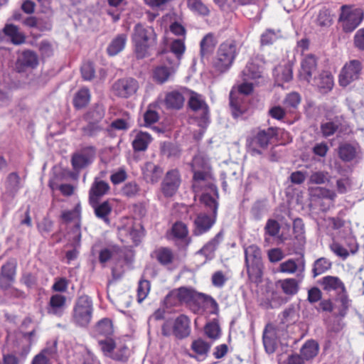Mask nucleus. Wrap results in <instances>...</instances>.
I'll use <instances>...</instances> for the list:
<instances>
[{
  "label": "nucleus",
  "mask_w": 364,
  "mask_h": 364,
  "mask_svg": "<svg viewBox=\"0 0 364 364\" xmlns=\"http://www.w3.org/2000/svg\"><path fill=\"white\" fill-rule=\"evenodd\" d=\"M216 217L215 215H208L205 213L198 214L194 220L193 234L198 236L209 231L215 224Z\"/></svg>",
  "instance_id": "15"
},
{
  "label": "nucleus",
  "mask_w": 364,
  "mask_h": 364,
  "mask_svg": "<svg viewBox=\"0 0 364 364\" xmlns=\"http://www.w3.org/2000/svg\"><path fill=\"white\" fill-rule=\"evenodd\" d=\"M98 344L103 354L112 358L114 350L116 348V344L113 339L109 337L105 339H99Z\"/></svg>",
  "instance_id": "52"
},
{
  "label": "nucleus",
  "mask_w": 364,
  "mask_h": 364,
  "mask_svg": "<svg viewBox=\"0 0 364 364\" xmlns=\"http://www.w3.org/2000/svg\"><path fill=\"white\" fill-rule=\"evenodd\" d=\"M299 269V267L293 259H289L282 262L279 267V271L286 274H294Z\"/></svg>",
  "instance_id": "59"
},
{
  "label": "nucleus",
  "mask_w": 364,
  "mask_h": 364,
  "mask_svg": "<svg viewBox=\"0 0 364 364\" xmlns=\"http://www.w3.org/2000/svg\"><path fill=\"white\" fill-rule=\"evenodd\" d=\"M90 100V94L89 90L82 88L75 94L73 99V105L76 108L80 109L85 107L89 103Z\"/></svg>",
  "instance_id": "46"
},
{
  "label": "nucleus",
  "mask_w": 364,
  "mask_h": 364,
  "mask_svg": "<svg viewBox=\"0 0 364 364\" xmlns=\"http://www.w3.org/2000/svg\"><path fill=\"white\" fill-rule=\"evenodd\" d=\"M354 46L359 50H364V28L358 29L353 37Z\"/></svg>",
  "instance_id": "64"
},
{
  "label": "nucleus",
  "mask_w": 364,
  "mask_h": 364,
  "mask_svg": "<svg viewBox=\"0 0 364 364\" xmlns=\"http://www.w3.org/2000/svg\"><path fill=\"white\" fill-rule=\"evenodd\" d=\"M212 194L218 198L217 188L211 184L210 186ZM200 201L207 207L212 210V214L217 216V211L218 208V203L216 201L215 198L211 195V193H203L200 197Z\"/></svg>",
  "instance_id": "37"
},
{
  "label": "nucleus",
  "mask_w": 364,
  "mask_h": 364,
  "mask_svg": "<svg viewBox=\"0 0 364 364\" xmlns=\"http://www.w3.org/2000/svg\"><path fill=\"white\" fill-rule=\"evenodd\" d=\"M176 70V68L170 62L168 65H160L154 70L153 78L157 83H165L172 78Z\"/></svg>",
  "instance_id": "23"
},
{
  "label": "nucleus",
  "mask_w": 364,
  "mask_h": 364,
  "mask_svg": "<svg viewBox=\"0 0 364 364\" xmlns=\"http://www.w3.org/2000/svg\"><path fill=\"white\" fill-rule=\"evenodd\" d=\"M363 69L362 63L358 60H351L346 63L339 75V84L346 87L352 82L358 80Z\"/></svg>",
  "instance_id": "7"
},
{
  "label": "nucleus",
  "mask_w": 364,
  "mask_h": 364,
  "mask_svg": "<svg viewBox=\"0 0 364 364\" xmlns=\"http://www.w3.org/2000/svg\"><path fill=\"white\" fill-rule=\"evenodd\" d=\"M133 137L132 145L134 151H144L152 141L151 134L147 132L134 130L132 132Z\"/></svg>",
  "instance_id": "25"
},
{
  "label": "nucleus",
  "mask_w": 364,
  "mask_h": 364,
  "mask_svg": "<svg viewBox=\"0 0 364 364\" xmlns=\"http://www.w3.org/2000/svg\"><path fill=\"white\" fill-rule=\"evenodd\" d=\"M351 305V300L350 299L348 291H346L341 294L336 296L335 298V311L334 316L339 317H344Z\"/></svg>",
  "instance_id": "29"
},
{
  "label": "nucleus",
  "mask_w": 364,
  "mask_h": 364,
  "mask_svg": "<svg viewBox=\"0 0 364 364\" xmlns=\"http://www.w3.org/2000/svg\"><path fill=\"white\" fill-rule=\"evenodd\" d=\"M109 191L108 183L95 178L89 191V203L99 202L102 197L107 195Z\"/></svg>",
  "instance_id": "18"
},
{
  "label": "nucleus",
  "mask_w": 364,
  "mask_h": 364,
  "mask_svg": "<svg viewBox=\"0 0 364 364\" xmlns=\"http://www.w3.org/2000/svg\"><path fill=\"white\" fill-rule=\"evenodd\" d=\"M103 130V127L98 123L88 122V124L82 128V134L89 137H95Z\"/></svg>",
  "instance_id": "58"
},
{
  "label": "nucleus",
  "mask_w": 364,
  "mask_h": 364,
  "mask_svg": "<svg viewBox=\"0 0 364 364\" xmlns=\"http://www.w3.org/2000/svg\"><path fill=\"white\" fill-rule=\"evenodd\" d=\"M151 257L156 259L161 265L168 267L174 264L176 256L173 251L166 247H160L153 251Z\"/></svg>",
  "instance_id": "19"
},
{
  "label": "nucleus",
  "mask_w": 364,
  "mask_h": 364,
  "mask_svg": "<svg viewBox=\"0 0 364 364\" xmlns=\"http://www.w3.org/2000/svg\"><path fill=\"white\" fill-rule=\"evenodd\" d=\"M92 313L93 304L92 299L87 295L80 296L74 304L72 320L77 326L85 327L90 323Z\"/></svg>",
  "instance_id": "4"
},
{
  "label": "nucleus",
  "mask_w": 364,
  "mask_h": 364,
  "mask_svg": "<svg viewBox=\"0 0 364 364\" xmlns=\"http://www.w3.org/2000/svg\"><path fill=\"white\" fill-rule=\"evenodd\" d=\"M317 70L318 62L315 55L312 54L306 55L301 61L299 77L307 82H311L312 78H314L313 76H316Z\"/></svg>",
  "instance_id": "13"
},
{
  "label": "nucleus",
  "mask_w": 364,
  "mask_h": 364,
  "mask_svg": "<svg viewBox=\"0 0 364 364\" xmlns=\"http://www.w3.org/2000/svg\"><path fill=\"white\" fill-rule=\"evenodd\" d=\"M299 352L306 363H311L319 352V345L314 340H308L303 344Z\"/></svg>",
  "instance_id": "30"
},
{
  "label": "nucleus",
  "mask_w": 364,
  "mask_h": 364,
  "mask_svg": "<svg viewBox=\"0 0 364 364\" xmlns=\"http://www.w3.org/2000/svg\"><path fill=\"white\" fill-rule=\"evenodd\" d=\"M328 174L324 171L313 172L309 176V183L313 184H323L328 181Z\"/></svg>",
  "instance_id": "62"
},
{
  "label": "nucleus",
  "mask_w": 364,
  "mask_h": 364,
  "mask_svg": "<svg viewBox=\"0 0 364 364\" xmlns=\"http://www.w3.org/2000/svg\"><path fill=\"white\" fill-rule=\"evenodd\" d=\"M164 103L167 109H180L184 103V97L178 91H171L166 94Z\"/></svg>",
  "instance_id": "34"
},
{
  "label": "nucleus",
  "mask_w": 364,
  "mask_h": 364,
  "mask_svg": "<svg viewBox=\"0 0 364 364\" xmlns=\"http://www.w3.org/2000/svg\"><path fill=\"white\" fill-rule=\"evenodd\" d=\"M191 321L188 316L181 314L173 321V335L178 339L188 337L191 333Z\"/></svg>",
  "instance_id": "24"
},
{
  "label": "nucleus",
  "mask_w": 364,
  "mask_h": 364,
  "mask_svg": "<svg viewBox=\"0 0 364 364\" xmlns=\"http://www.w3.org/2000/svg\"><path fill=\"white\" fill-rule=\"evenodd\" d=\"M114 351L112 358L119 361H125L127 360L129 356V349L124 345L119 346H116V348Z\"/></svg>",
  "instance_id": "63"
},
{
  "label": "nucleus",
  "mask_w": 364,
  "mask_h": 364,
  "mask_svg": "<svg viewBox=\"0 0 364 364\" xmlns=\"http://www.w3.org/2000/svg\"><path fill=\"white\" fill-rule=\"evenodd\" d=\"M68 240L69 243L68 245H75L77 247H81V231L79 223L75 224L68 233Z\"/></svg>",
  "instance_id": "56"
},
{
  "label": "nucleus",
  "mask_w": 364,
  "mask_h": 364,
  "mask_svg": "<svg viewBox=\"0 0 364 364\" xmlns=\"http://www.w3.org/2000/svg\"><path fill=\"white\" fill-rule=\"evenodd\" d=\"M277 134L276 128L270 127L267 129L260 130L252 139V144L253 146H257L262 149L267 147L271 139Z\"/></svg>",
  "instance_id": "28"
},
{
  "label": "nucleus",
  "mask_w": 364,
  "mask_h": 364,
  "mask_svg": "<svg viewBox=\"0 0 364 364\" xmlns=\"http://www.w3.org/2000/svg\"><path fill=\"white\" fill-rule=\"evenodd\" d=\"M210 346L211 344L201 338L193 341L191 344V349L196 355H191V357L195 358L198 361L203 360L207 357Z\"/></svg>",
  "instance_id": "35"
},
{
  "label": "nucleus",
  "mask_w": 364,
  "mask_h": 364,
  "mask_svg": "<svg viewBox=\"0 0 364 364\" xmlns=\"http://www.w3.org/2000/svg\"><path fill=\"white\" fill-rule=\"evenodd\" d=\"M364 19V10L353 5H343L340 9L338 23L345 33H351Z\"/></svg>",
  "instance_id": "3"
},
{
  "label": "nucleus",
  "mask_w": 364,
  "mask_h": 364,
  "mask_svg": "<svg viewBox=\"0 0 364 364\" xmlns=\"http://www.w3.org/2000/svg\"><path fill=\"white\" fill-rule=\"evenodd\" d=\"M230 106L234 117L241 116L247 107L245 96L237 94L232 90L230 93Z\"/></svg>",
  "instance_id": "26"
},
{
  "label": "nucleus",
  "mask_w": 364,
  "mask_h": 364,
  "mask_svg": "<svg viewBox=\"0 0 364 364\" xmlns=\"http://www.w3.org/2000/svg\"><path fill=\"white\" fill-rule=\"evenodd\" d=\"M171 233L176 244L180 248H186L191 242L188 237V230L186 224L182 222H176L171 228Z\"/></svg>",
  "instance_id": "17"
},
{
  "label": "nucleus",
  "mask_w": 364,
  "mask_h": 364,
  "mask_svg": "<svg viewBox=\"0 0 364 364\" xmlns=\"http://www.w3.org/2000/svg\"><path fill=\"white\" fill-rule=\"evenodd\" d=\"M105 114V108L102 105H96L86 114V120L87 122L100 123L104 118Z\"/></svg>",
  "instance_id": "45"
},
{
  "label": "nucleus",
  "mask_w": 364,
  "mask_h": 364,
  "mask_svg": "<svg viewBox=\"0 0 364 364\" xmlns=\"http://www.w3.org/2000/svg\"><path fill=\"white\" fill-rule=\"evenodd\" d=\"M23 186V180L19 176L18 173H10L5 181L4 196L10 199L14 198Z\"/></svg>",
  "instance_id": "16"
},
{
  "label": "nucleus",
  "mask_w": 364,
  "mask_h": 364,
  "mask_svg": "<svg viewBox=\"0 0 364 364\" xmlns=\"http://www.w3.org/2000/svg\"><path fill=\"white\" fill-rule=\"evenodd\" d=\"M312 22L316 26L319 27L320 29L329 28L333 22L331 11L326 7L321 8L313 16Z\"/></svg>",
  "instance_id": "27"
},
{
  "label": "nucleus",
  "mask_w": 364,
  "mask_h": 364,
  "mask_svg": "<svg viewBox=\"0 0 364 364\" xmlns=\"http://www.w3.org/2000/svg\"><path fill=\"white\" fill-rule=\"evenodd\" d=\"M144 179L149 183L155 184L162 176L163 168L152 162H146L141 168Z\"/></svg>",
  "instance_id": "21"
},
{
  "label": "nucleus",
  "mask_w": 364,
  "mask_h": 364,
  "mask_svg": "<svg viewBox=\"0 0 364 364\" xmlns=\"http://www.w3.org/2000/svg\"><path fill=\"white\" fill-rule=\"evenodd\" d=\"M280 230V225L279 223L273 219H269L267 220L266 225L264 227L265 234L272 237L277 236Z\"/></svg>",
  "instance_id": "61"
},
{
  "label": "nucleus",
  "mask_w": 364,
  "mask_h": 364,
  "mask_svg": "<svg viewBox=\"0 0 364 364\" xmlns=\"http://www.w3.org/2000/svg\"><path fill=\"white\" fill-rule=\"evenodd\" d=\"M223 233L219 232L210 241L205 245L198 253L204 255L207 260L212 259L215 256V251L223 241Z\"/></svg>",
  "instance_id": "31"
},
{
  "label": "nucleus",
  "mask_w": 364,
  "mask_h": 364,
  "mask_svg": "<svg viewBox=\"0 0 364 364\" xmlns=\"http://www.w3.org/2000/svg\"><path fill=\"white\" fill-rule=\"evenodd\" d=\"M320 284L324 291L327 292L333 291L336 296L347 291L342 280L335 276L323 277L320 281Z\"/></svg>",
  "instance_id": "20"
},
{
  "label": "nucleus",
  "mask_w": 364,
  "mask_h": 364,
  "mask_svg": "<svg viewBox=\"0 0 364 364\" xmlns=\"http://www.w3.org/2000/svg\"><path fill=\"white\" fill-rule=\"evenodd\" d=\"M113 325L112 321L109 318L100 320L95 328V332L97 336H102L108 338L113 333Z\"/></svg>",
  "instance_id": "42"
},
{
  "label": "nucleus",
  "mask_w": 364,
  "mask_h": 364,
  "mask_svg": "<svg viewBox=\"0 0 364 364\" xmlns=\"http://www.w3.org/2000/svg\"><path fill=\"white\" fill-rule=\"evenodd\" d=\"M67 298L60 294H55L50 297L46 306V311L49 315L61 317L67 309Z\"/></svg>",
  "instance_id": "14"
},
{
  "label": "nucleus",
  "mask_w": 364,
  "mask_h": 364,
  "mask_svg": "<svg viewBox=\"0 0 364 364\" xmlns=\"http://www.w3.org/2000/svg\"><path fill=\"white\" fill-rule=\"evenodd\" d=\"M17 262L16 259L8 260L1 267L0 288L2 290H8L16 280Z\"/></svg>",
  "instance_id": "10"
},
{
  "label": "nucleus",
  "mask_w": 364,
  "mask_h": 364,
  "mask_svg": "<svg viewBox=\"0 0 364 364\" xmlns=\"http://www.w3.org/2000/svg\"><path fill=\"white\" fill-rule=\"evenodd\" d=\"M278 284L287 295H294L299 291V282L294 278L281 279L278 281Z\"/></svg>",
  "instance_id": "43"
},
{
  "label": "nucleus",
  "mask_w": 364,
  "mask_h": 364,
  "mask_svg": "<svg viewBox=\"0 0 364 364\" xmlns=\"http://www.w3.org/2000/svg\"><path fill=\"white\" fill-rule=\"evenodd\" d=\"M161 152L163 156L168 158L178 157L180 154L179 147L170 142H164L161 146Z\"/></svg>",
  "instance_id": "55"
},
{
  "label": "nucleus",
  "mask_w": 364,
  "mask_h": 364,
  "mask_svg": "<svg viewBox=\"0 0 364 364\" xmlns=\"http://www.w3.org/2000/svg\"><path fill=\"white\" fill-rule=\"evenodd\" d=\"M310 83L316 87L321 93L328 92L334 85L332 75L326 71H322L317 77L314 76Z\"/></svg>",
  "instance_id": "22"
},
{
  "label": "nucleus",
  "mask_w": 364,
  "mask_h": 364,
  "mask_svg": "<svg viewBox=\"0 0 364 364\" xmlns=\"http://www.w3.org/2000/svg\"><path fill=\"white\" fill-rule=\"evenodd\" d=\"M242 80H250L255 85L263 83L265 81L264 68L255 60L247 63L241 73Z\"/></svg>",
  "instance_id": "11"
},
{
  "label": "nucleus",
  "mask_w": 364,
  "mask_h": 364,
  "mask_svg": "<svg viewBox=\"0 0 364 364\" xmlns=\"http://www.w3.org/2000/svg\"><path fill=\"white\" fill-rule=\"evenodd\" d=\"M245 262L250 279L253 282H259L262 275L263 264L262 252L255 245L245 248Z\"/></svg>",
  "instance_id": "2"
},
{
  "label": "nucleus",
  "mask_w": 364,
  "mask_h": 364,
  "mask_svg": "<svg viewBox=\"0 0 364 364\" xmlns=\"http://www.w3.org/2000/svg\"><path fill=\"white\" fill-rule=\"evenodd\" d=\"M181 183V176L177 169L167 171L161 185L162 193L166 198L172 197L178 191Z\"/></svg>",
  "instance_id": "9"
},
{
  "label": "nucleus",
  "mask_w": 364,
  "mask_h": 364,
  "mask_svg": "<svg viewBox=\"0 0 364 364\" xmlns=\"http://www.w3.org/2000/svg\"><path fill=\"white\" fill-rule=\"evenodd\" d=\"M4 34L8 37L11 42L19 45L25 41V36L18 28L13 24H6L3 29Z\"/></svg>",
  "instance_id": "38"
},
{
  "label": "nucleus",
  "mask_w": 364,
  "mask_h": 364,
  "mask_svg": "<svg viewBox=\"0 0 364 364\" xmlns=\"http://www.w3.org/2000/svg\"><path fill=\"white\" fill-rule=\"evenodd\" d=\"M176 296L179 297V299L181 301V303H190L196 297V291H194L191 289H188L186 287H180L178 289H176Z\"/></svg>",
  "instance_id": "53"
},
{
  "label": "nucleus",
  "mask_w": 364,
  "mask_h": 364,
  "mask_svg": "<svg viewBox=\"0 0 364 364\" xmlns=\"http://www.w3.org/2000/svg\"><path fill=\"white\" fill-rule=\"evenodd\" d=\"M151 288L150 282L141 278L137 288V300L142 302L148 296Z\"/></svg>",
  "instance_id": "57"
},
{
  "label": "nucleus",
  "mask_w": 364,
  "mask_h": 364,
  "mask_svg": "<svg viewBox=\"0 0 364 364\" xmlns=\"http://www.w3.org/2000/svg\"><path fill=\"white\" fill-rule=\"evenodd\" d=\"M357 147L350 144H341L338 148V154L341 159L348 162L353 160L357 155Z\"/></svg>",
  "instance_id": "41"
},
{
  "label": "nucleus",
  "mask_w": 364,
  "mask_h": 364,
  "mask_svg": "<svg viewBox=\"0 0 364 364\" xmlns=\"http://www.w3.org/2000/svg\"><path fill=\"white\" fill-rule=\"evenodd\" d=\"M122 250L117 246H110L100 250L99 255V260L100 263H105L112 257L117 255L119 257L122 255Z\"/></svg>",
  "instance_id": "44"
},
{
  "label": "nucleus",
  "mask_w": 364,
  "mask_h": 364,
  "mask_svg": "<svg viewBox=\"0 0 364 364\" xmlns=\"http://www.w3.org/2000/svg\"><path fill=\"white\" fill-rule=\"evenodd\" d=\"M127 40V34L121 33L117 35L109 44L107 48V53L111 56L117 55L124 48Z\"/></svg>",
  "instance_id": "39"
},
{
  "label": "nucleus",
  "mask_w": 364,
  "mask_h": 364,
  "mask_svg": "<svg viewBox=\"0 0 364 364\" xmlns=\"http://www.w3.org/2000/svg\"><path fill=\"white\" fill-rule=\"evenodd\" d=\"M156 35L151 26L141 23L135 25L132 35L134 50L138 58H144L148 54L149 49L155 45Z\"/></svg>",
  "instance_id": "1"
},
{
  "label": "nucleus",
  "mask_w": 364,
  "mask_h": 364,
  "mask_svg": "<svg viewBox=\"0 0 364 364\" xmlns=\"http://www.w3.org/2000/svg\"><path fill=\"white\" fill-rule=\"evenodd\" d=\"M315 192L318 193V196L320 198L328 200L327 208H322L323 210H326L329 208L336 196L333 191L323 188H317L315 189Z\"/></svg>",
  "instance_id": "60"
},
{
  "label": "nucleus",
  "mask_w": 364,
  "mask_h": 364,
  "mask_svg": "<svg viewBox=\"0 0 364 364\" xmlns=\"http://www.w3.org/2000/svg\"><path fill=\"white\" fill-rule=\"evenodd\" d=\"M200 54L203 58L208 57L214 50L215 43L213 37L208 34L200 41Z\"/></svg>",
  "instance_id": "48"
},
{
  "label": "nucleus",
  "mask_w": 364,
  "mask_h": 364,
  "mask_svg": "<svg viewBox=\"0 0 364 364\" xmlns=\"http://www.w3.org/2000/svg\"><path fill=\"white\" fill-rule=\"evenodd\" d=\"M349 250L343 247L338 242H333L330 245V250L338 257H341L342 259H346L349 256V252H350L352 254H354L358 250V246L355 242V240L351 239L349 244Z\"/></svg>",
  "instance_id": "36"
},
{
  "label": "nucleus",
  "mask_w": 364,
  "mask_h": 364,
  "mask_svg": "<svg viewBox=\"0 0 364 364\" xmlns=\"http://www.w3.org/2000/svg\"><path fill=\"white\" fill-rule=\"evenodd\" d=\"M38 63V59L37 55L31 50L23 51L17 60V65L22 68H33L37 66Z\"/></svg>",
  "instance_id": "40"
},
{
  "label": "nucleus",
  "mask_w": 364,
  "mask_h": 364,
  "mask_svg": "<svg viewBox=\"0 0 364 364\" xmlns=\"http://www.w3.org/2000/svg\"><path fill=\"white\" fill-rule=\"evenodd\" d=\"M95 156V148L86 146L73 155L71 163L74 170L79 171L90 164Z\"/></svg>",
  "instance_id": "12"
},
{
  "label": "nucleus",
  "mask_w": 364,
  "mask_h": 364,
  "mask_svg": "<svg viewBox=\"0 0 364 364\" xmlns=\"http://www.w3.org/2000/svg\"><path fill=\"white\" fill-rule=\"evenodd\" d=\"M282 36L279 29L267 28L261 35L260 42L262 46H268L272 44Z\"/></svg>",
  "instance_id": "49"
},
{
  "label": "nucleus",
  "mask_w": 364,
  "mask_h": 364,
  "mask_svg": "<svg viewBox=\"0 0 364 364\" xmlns=\"http://www.w3.org/2000/svg\"><path fill=\"white\" fill-rule=\"evenodd\" d=\"M139 186L134 181H130L124 185L122 188V194L127 198H134L139 195Z\"/></svg>",
  "instance_id": "54"
},
{
  "label": "nucleus",
  "mask_w": 364,
  "mask_h": 364,
  "mask_svg": "<svg viewBox=\"0 0 364 364\" xmlns=\"http://www.w3.org/2000/svg\"><path fill=\"white\" fill-rule=\"evenodd\" d=\"M122 2L123 0H108L109 8L107 9V14L112 17L113 22H117L120 18Z\"/></svg>",
  "instance_id": "51"
},
{
  "label": "nucleus",
  "mask_w": 364,
  "mask_h": 364,
  "mask_svg": "<svg viewBox=\"0 0 364 364\" xmlns=\"http://www.w3.org/2000/svg\"><path fill=\"white\" fill-rule=\"evenodd\" d=\"M188 106L194 112L199 125L205 126L209 122V107L204 97L196 92H192L188 100Z\"/></svg>",
  "instance_id": "6"
},
{
  "label": "nucleus",
  "mask_w": 364,
  "mask_h": 364,
  "mask_svg": "<svg viewBox=\"0 0 364 364\" xmlns=\"http://www.w3.org/2000/svg\"><path fill=\"white\" fill-rule=\"evenodd\" d=\"M237 55L236 45L234 42L222 43L218 50V56L214 63L220 72L226 71L232 64Z\"/></svg>",
  "instance_id": "5"
},
{
  "label": "nucleus",
  "mask_w": 364,
  "mask_h": 364,
  "mask_svg": "<svg viewBox=\"0 0 364 364\" xmlns=\"http://www.w3.org/2000/svg\"><path fill=\"white\" fill-rule=\"evenodd\" d=\"M263 343L267 353H272L275 351L277 341L274 328L272 325H267L264 328Z\"/></svg>",
  "instance_id": "33"
},
{
  "label": "nucleus",
  "mask_w": 364,
  "mask_h": 364,
  "mask_svg": "<svg viewBox=\"0 0 364 364\" xmlns=\"http://www.w3.org/2000/svg\"><path fill=\"white\" fill-rule=\"evenodd\" d=\"M331 262L325 257H321L316 259L313 265L312 273L313 277H316L317 276L325 273L327 270L331 269Z\"/></svg>",
  "instance_id": "47"
},
{
  "label": "nucleus",
  "mask_w": 364,
  "mask_h": 364,
  "mask_svg": "<svg viewBox=\"0 0 364 364\" xmlns=\"http://www.w3.org/2000/svg\"><path fill=\"white\" fill-rule=\"evenodd\" d=\"M92 208L94 209V213L96 217L106 224H109V215L112 213V207L109 201L106 200L101 203L96 202L94 203H90Z\"/></svg>",
  "instance_id": "32"
},
{
  "label": "nucleus",
  "mask_w": 364,
  "mask_h": 364,
  "mask_svg": "<svg viewBox=\"0 0 364 364\" xmlns=\"http://www.w3.org/2000/svg\"><path fill=\"white\" fill-rule=\"evenodd\" d=\"M139 88L136 80L132 77H124L117 80L112 85V91L115 95L122 98H128L134 95Z\"/></svg>",
  "instance_id": "8"
},
{
  "label": "nucleus",
  "mask_w": 364,
  "mask_h": 364,
  "mask_svg": "<svg viewBox=\"0 0 364 364\" xmlns=\"http://www.w3.org/2000/svg\"><path fill=\"white\" fill-rule=\"evenodd\" d=\"M188 9L193 13L200 16H208L210 10L201 0H187Z\"/></svg>",
  "instance_id": "50"
}]
</instances>
